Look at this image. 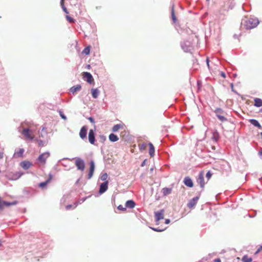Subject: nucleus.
Listing matches in <instances>:
<instances>
[{
    "mask_svg": "<svg viewBox=\"0 0 262 262\" xmlns=\"http://www.w3.org/2000/svg\"><path fill=\"white\" fill-rule=\"evenodd\" d=\"M259 24V21L257 17L254 16H246L242 20L241 27L248 30L256 28Z\"/></svg>",
    "mask_w": 262,
    "mask_h": 262,
    "instance_id": "1",
    "label": "nucleus"
},
{
    "mask_svg": "<svg viewBox=\"0 0 262 262\" xmlns=\"http://www.w3.org/2000/svg\"><path fill=\"white\" fill-rule=\"evenodd\" d=\"M182 49L185 52H191L193 49V46L190 40L183 41L181 42Z\"/></svg>",
    "mask_w": 262,
    "mask_h": 262,
    "instance_id": "2",
    "label": "nucleus"
},
{
    "mask_svg": "<svg viewBox=\"0 0 262 262\" xmlns=\"http://www.w3.org/2000/svg\"><path fill=\"white\" fill-rule=\"evenodd\" d=\"M19 132H20L26 138L31 140H33V137L30 134V130L28 128H23L20 127L19 128Z\"/></svg>",
    "mask_w": 262,
    "mask_h": 262,
    "instance_id": "3",
    "label": "nucleus"
},
{
    "mask_svg": "<svg viewBox=\"0 0 262 262\" xmlns=\"http://www.w3.org/2000/svg\"><path fill=\"white\" fill-rule=\"evenodd\" d=\"M75 165L78 170L83 171L85 168L84 161L80 158H75Z\"/></svg>",
    "mask_w": 262,
    "mask_h": 262,
    "instance_id": "4",
    "label": "nucleus"
},
{
    "mask_svg": "<svg viewBox=\"0 0 262 262\" xmlns=\"http://www.w3.org/2000/svg\"><path fill=\"white\" fill-rule=\"evenodd\" d=\"M164 211L163 209L155 212L156 222H158L160 220L164 219Z\"/></svg>",
    "mask_w": 262,
    "mask_h": 262,
    "instance_id": "5",
    "label": "nucleus"
},
{
    "mask_svg": "<svg viewBox=\"0 0 262 262\" xmlns=\"http://www.w3.org/2000/svg\"><path fill=\"white\" fill-rule=\"evenodd\" d=\"M50 153L49 152H46L41 154L38 158L39 162L42 163H45L46 159L49 157Z\"/></svg>",
    "mask_w": 262,
    "mask_h": 262,
    "instance_id": "6",
    "label": "nucleus"
},
{
    "mask_svg": "<svg viewBox=\"0 0 262 262\" xmlns=\"http://www.w3.org/2000/svg\"><path fill=\"white\" fill-rule=\"evenodd\" d=\"M83 78L89 83H92L94 80L92 75L88 72H83Z\"/></svg>",
    "mask_w": 262,
    "mask_h": 262,
    "instance_id": "7",
    "label": "nucleus"
},
{
    "mask_svg": "<svg viewBox=\"0 0 262 262\" xmlns=\"http://www.w3.org/2000/svg\"><path fill=\"white\" fill-rule=\"evenodd\" d=\"M108 188V181H105L101 183L100 186L99 193L102 194L105 192Z\"/></svg>",
    "mask_w": 262,
    "mask_h": 262,
    "instance_id": "8",
    "label": "nucleus"
},
{
    "mask_svg": "<svg viewBox=\"0 0 262 262\" xmlns=\"http://www.w3.org/2000/svg\"><path fill=\"white\" fill-rule=\"evenodd\" d=\"M199 199V196H195L190 200L187 204V206L189 208H192L195 206Z\"/></svg>",
    "mask_w": 262,
    "mask_h": 262,
    "instance_id": "9",
    "label": "nucleus"
},
{
    "mask_svg": "<svg viewBox=\"0 0 262 262\" xmlns=\"http://www.w3.org/2000/svg\"><path fill=\"white\" fill-rule=\"evenodd\" d=\"M89 141L92 144H94L95 141V133L93 129H90L89 133Z\"/></svg>",
    "mask_w": 262,
    "mask_h": 262,
    "instance_id": "10",
    "label": "nucleus"
},
{
    "mask_svg": "<svg viewBox=\"0 0 262 262\" xmlns=\"http://www.w3.org/2000/svg\"><path fill=\"white\" fill-rule=\"evenodd\" d=\"M222 112H223V111L222 110V109L217 108L215 110V113L216 114V116L217 117V118L222 122H224L227 120V119L223 116H222L219 114V113H221Z\"/></svg>",
    "mask_w": 262,
    "mask_h": 262,
    "instance_id": "11",
    "label": "nucleus"
},
{
    "mask_svg": "<svg viewBox=\"0 0 262 262\" xmlns=\"http://www.w3.org/2000/svg\"><path fill=\"white\" fill-rule=\"evenodd\" d=\"M87 134V127L86 126H83L80 129L79 133L80 137L82 139H85L86 137Z\"/></svg>",
    "mask_w": 262,
    "mask_h": 262,
    "instance_id": "12",
    "label": "nucleus"
},
{
    "mask_svg": "<svg viewBox=\"0 0 262 262\" xmlns=\"http://www.w3.org/2000/svg\"><path fill=\"white\" fill-rule=\"evenodd\" d=\"M90 171H89V173L88 174V178L89 179H90L93 175V173H94V171L95 170L94 162L93 161H91L90 162Z\"/></svg>",
    "mask_w": 262,
    "mask_h": 262,
    "instance_id": "13",
    "label": "nucleus"
},
{
    "mask_svg": "<svg viewBox=\"0 0 262 262\" xmlns=\"http://www.w3.org/2000/svg\"><path fill=\"white\" fill-rule=\"evenodd\" d=\"M197 182L200 185V186L202 188H203L205 185V182H204V176L202 172H201L198 178H197Z\"/></svg>",
    "mask_w": 262,
    "mask_h": 262,
    "instance_id": "14",
    "label": "nucleus"
},
{
    "mask_svg": "<svg viewBox=\"0 0 262 262\" xmlns=\"http://www.w3.org/2000/svg\"><path fill=\"white\" fill-rule=\"evenodd\" d=\"M184 183L185 185L189 187H192L193 186V183L191 179L188 177H185L184 180Z\"/></svg>",
    "mask_w": 262,
    "mask_h": 262,
    "instance_id": "15",
    "label": "nucleus"
},
{
    "mask_svg": "<svg viewBox=\"0 0 262 262\" xmlns=\"http://www.w3.org/2000/svg\"><path fill=\"white\" fill-rule=\"evenodd\" d=\"M31 165L32 164L30 162L27 161H24L20 163L21 167L25 170L28 169Z\"/></svg>",
    "mask_w": 262,
    "mask_h": 262,
    "instance_id": "16",
    "label": "nucleus"
},
{
    "mask_svg": "<svg viewBox=\"0 0 262 262\" xmlns=\"http://www.w3.org/2000/svg\"><path fill=\"white\" fill-rule=\"evenodd\" d=\"M85 200V198H82V199H81L80 200H79V201H78L76 203H75L74 204V205H67L66 206V209L67 210H69L73 206V208H75L78 204H81L82 203V202H83Z\"/></svg>",
    "mask_w": 262,
    "mask_h": 262,
    "instance_id": "17",
    "label": "nucleus"
},
{
    "mask_svg": "<svg viewBox=\"0 0 262 262\" xmlns=\"http://www.w3.org/2000/svg\"><path fill=\"white\" fill-rule=\"evenodd\" d=\"M16 204L15 202H8L6 201H2L0 200V209L3 208L4 206H9L12 205Z\"/></svg>",
    "mask_w": 262,
    "mask_h": 262,
    "instance_id": "18",
    "label": "nucleus"
},
{
    "mask_svg": "<svg viewBox=\"0 0 262 262\" xmlns=\"http://www.w3.org/2000/svg\"><path fill=\"white\" fill-rule=\"evenodd\" d=\"M135 206V203L133 200H128L125 203V207L132 209Z\"/></svg>",
    "mask_w": 262,
    "mask_h": 262,
    "instance_id": "19",
    "label": "nucleus"
},
{
    "mask_svg": "<svg viewBox=\"0 0 262 262\" xmlns=\"http://www.w3.org/2000/svg\"><path fill=\"white\" fill-rule=\"evenodd\" d=\"M24 152V149L23 148H20L18 150H15L13 156L20 157L23 156Z\"/></svg>",
    "mask_w": 262,
    "mask_h": 262,
    "instance_id": "20",
    "label": "nucleus"
},
{
    "mask_svg": "<svg viewBox=\"0 0 262 262\" xmlns=\"http://www.w3.org/2000/svg\"><path fill=\"white\" fill-rule=\"evenodd\" d=\"M148 145L149 146V154L150 157H152L155 155V147L151 143H149Z\"/></svg>",
    "mask_w": 262,
    "mask_h": 262,
    "instance_id": "21",
    "label": "nucleus"
},
{
    "mask_svg": "<svg viewBox=\"0 0 262 262\" xmlns=\"http://www.w3.org/2000/svg\"><path fill=\"white\" fill-rule=\"evenodd\" d=\"M109 140L112 142H116L119 140L118 136L114 134H111L109 135Z\"/></svg>",
    "mask_w": 262,
    "mask_h": 262,
    "instance_id": "22",
    "label": "nucleus"
},
{
    "mask_svg": "<svg viewBox=\"0 0 262 262\" xmlns=\"http://www.w3.org/2000/svg\"><path fill=\"white\" fill-rule=\"evenodd\" d=\"M81 87L80 85H77L76 86H72L70 89V91L73 94H74L75 93L77 92V91H80V90L81 89Z\"/></svg>",
    "mask_w": 262,
    "mask_h": 262,
    "instance_id": "23",
    "label": "nucleus"
},
{
    "mask_svg": "<svg viewBox=\"0 0 262 262\" xmlns=\"http://www.w3.org/2000/svg\"><path fill=\"white\" fill-rule=\"evenodd\" d=\"M249 121L254 126H255L256 127H257L259 128H261V126L259 123L258 121H257L256 120L252 119H250L249 120Z\"/></svg>",
    "mask_w": 262,
    "mask_h": 262,
    "instance_id": "24",
    "label": "nucleus"
},
{
    "mask_svg": "<svg viewBox=\"0 0 262 262\" xmlns=\"http://www.w3.org/2000/svg\"><path fill=\"white\" fill-rule=\"evenodd\" d=\"M91 91L93 97L97 98L99 94V91L97 89H93Z\"/></svg>",
    "mask_w": 262,
    "mask_h": 262,
    "instance_id": "25",
    "label": "nucleus"
},
{
    "mask_svg": "<svg viewBox=\"0 0 262 262\" xmlns=\"http://www.w3.org/2000/svg\"><path fill=\"white\" fill-rule=\"evenodd\" d=\"M254 105L257 107L262 106V100L260 98H256L254 99Z\"/></svg>",
    "mask_w": 262,
    "mask_h": 262,
    "instance_id": "26",
    "label": "nucleus"
},
{
    "mask_svg": "<svg viewBox=\"0 0 262 262\" xmlns=\"http://www.w3.org/2000/svg\"><path fill=\"white\" fill-rule=\"evenodd\" d=\"M51 179H52V176H51V174H50L49 178L47 181H46L45 182L40 183L39 184V186L40 187H41V188H44L46 186L47 184L49 182V181H50V180Z\"/></svg>",
    "mask_w": 262,
    "mask_h": 262,
    "instance_id": "27",
    "label": "nucleus"
},
{
    "mask_svg": "<svg viewBox=\"0 0 262 262\" xmlns=\"http://www.w3.org/2000/svg\"><path fill=\"white\" fill-rule=\"evenodd\" d=\"M171 192V189L169 188L165 187L162 189V192L164 195H167Z\"/></svg>",
    "mask_w": 262,
    "mask_h": 262,
    "instance_id": "28",
    "label": "nucleus"
},
{
    "mask_svg": "<svg viewBox=\"0 0 262 262\" xmlns=\"http://www.w3.org/2000/svg\"><path fill=\"white\" fill-rule=\"evenodd\" d=\"M219 138V134L217 131H215L213 133L212 139L214 141L217 142Z\"/></svg>",
    "mask_w": 262,
    "mask_h": 262,
    "instance_id": "29",
    "label": "nucleus"
},
{
    "mask_svg": "<svg viewBox=\"0 0 262 262\" xmlns=\"http://www.w3.org/2000/svg\"><path fill=\"white\" fill-rule=\"evenodd\" d=\"M122 125L121 124H116L112 128V131L113 132H117L120 128L122 127Z\"/></svg>",
    "mask_w": 262,
    "mask_h": 262,
    "instance_id": "30",
    "label": "nucleus"
},
{
    "mask_svg": "<svg viewBox=\"0 0 262 262\" xmlns=\"http://www.w3.org/2000/svg\"><path fill=\"white\" fill-rule=\"evenodd\" d=\"M252 260V258L249 257L247 255H244L242 258V261L243 262H251Z\"/></svg>",
    "mask_w": 262,
    "mask_h": 262,
    "instance_id": "31",
    "label": "nucleus"
},
{
    "mask_svg": "<svg viewBox=\"0 0 262 262\" xmlns=\"http://www.w3.org/2000/svg\"><path fill=\"white\" fill-rule=\"evenodd\" d=\"M38 145L40 147L44 146L47 145V141L41 140H38Z\"/></svg>",
    "mask_w": 262,
    "mask_h": 262,
    "instance_id": "32",
    "label": "nucleus"
},
{
    "mask_svg": "<svg viewBox=\"0 0 262 262\" xmlns=\"http://www.w3.org/2000/svg\"><path fill=\"white\" fill-rule=\"evenodd\" d=\"M107 178V174L106 173H103L100 177L101 180L104 181H106Z\"/></svg>",
    "mask_w": 262,
    "mask_h": 262,
    "instance_id": "33",
    "label": "nucleus"
},
{
    "mask_svg": "<svg viewBox=\"0 0 262 262\" xmlns=\"http://www.w3.org/2000/svg\"><path fill=\"white\" fill-rule=\"evenodd\" d=\"M90 47H87L84 49V50L82 51V53L86 55H89L90 54Z\"/></svg>",
    "mask_w": 262,
    "mask_h": 262,
    "instance_id": "34",
    "label": "nucleus"
},
{
    "mask_svg": "<svg viewBox=\"0 0 262 262\" xmlns=\"http://www.w3.org/2000/svg\"><path fill=\"white\" fill-rule=\"evenodd\" d=\"M171 16H172V19L173 22L175 23L176 21V17L175 15H174L173 8H172V10Z\"/></svg>",
    "mask_w": 262,
    "mask_h": 262,
    "instance_id": "35",
    "label": "nucleus"
},
{
    "mask_svg": "<svg viewBox=\"0 0 262 262\" xmlns=\"http://www.w3.org/2000/svg\"><path fill=\"white\" fill-rule=\"evenodd\" d=\"M60 5L61 6V8L62 9V10H63V11L66 13H68V11L67 10V9L66 8V7L64 6V3H60Z\"/></svg>",
    "mask_w": 262,
    "mask_h": 262,
    "instance_id": "36",
    "label": "nucleus"
},
{
    "mask_svg": "<svg viewBox=\"0 0 262 262\" xmlns=\"http://www.w3.org/2000/svg\"><path fill=\"white\" fill-rule=\"evenodd\" d=\"M66 18H67V20L70 23H74V19L73 18H72L70 16H69V15H67L66 16Z\"/></svg>",
    "mask_w": 262,
    "mask_h": 262,
    "instance_id": "37",
    "label": "nucleus"
},
{
    "mask_svg": "<svg viewBox=\"0 0 262 262\" xmlns=\"http://www.w3.org/2000/svg\"><path fill=\"white\" fill-rule=\"evenodd\" d=\"M150 228L153 230L154 231H157V232H162L164 231V229H160L159 228H152L150 227Z\"/></svg>",
    "mask_w": 262,
    "mask_h": 262,
    "instance_id": "38",
    "label": "nucleus"
},
{
    "mask_svg": "<svg viewBox=\"0 0 262 262\" xmlns=\"http://www.w3.org/2000/svg\"><path fill=\"white\" fill-rule=\"evenodd\" d=\"M118 209L120 210L124 211L126 210V208L124 207L122 205H119L118 207Z\"/></svg>",
    "mask_w": 262,
    "mask_h": 262,
    "instance_id": "39",
    "label": "nucleus"
},
{
    "mask_svg": "<svg viewBox=\"0 0 262 262\" xmlns=\"http://www.w3.org/2000/svg\"><path fill=\"white\" fill-rule=\"evenodd\" d=\"M59 114H60V117L63 119L64 120H66L67 119V117L66 116L62 113V112H61V111L59 112Z\"/></svg>",
    "mask_w": 262,
    "mask_h": 262,
    "instance_id": "40",
    "label": "nucleus"
},
{
    "mask_svg": "<svg viewBox=\"0 0 262 262\" xmlns=\"http://www.w3.org/2000/svg\"><path fill=\"white\" fill-rule=\"evenodd\" d=\"M211 176H212V173L209 171L207 172L206 175V176L208 179H209L211 178Z\"/></svg>",
    "mask_w": 262,
    "mask_h": 262,
    "instance_id": "41",
    "label": "nucleus"
},
{
    "mask_svg": "<svg viewBox=\"0 0 262 262\" xmlns=\"http://www.w3.org/2000/svg\"><path fill=\"white\" fill-rule=\"evenodd\" d=\"M45 127L42 126V130H41V132L42 133H41L40 136H41V137H43V132L45 130Z\"/></svg>",
    "mask_w": 262,
    "mask_h": 262,
    "instance_id": "42",
    "label": "nucleus"
},
{
    "mask_svg": "<svg viewBox=\"0 0 262 262\" xmlns=\"http://www.w3.org/2000/svg\"><path fill=\"white\" fill-rule=\"evenodd\" d=\"M88 119L90 120V121L91 123H94V119H93L92 117H89V118H88Z\"/></svg>",
    "mask_w": 262,
    "mask_h": 262,
    "instance_id": "43",
    "label": "nucleus"
},
{
    "mask_svg": "<svg viewBox=\"0 0 262 262\" xmlns=\"http://www.w3.org/2000/svg\"><path fill=\"white\" fill-rule=\"evenodd\" d=\"M221 76H222V77H223V78H225V77H226V74H225V73H224V72H221Z\"/></svg>",
    "mask_w": 262,
    "mask_h": 262,
    "instance_id": "44",
    "label": "nucleus"
},
{
    "mask_svg": "<svg viewBox=\"0 0 262 262\" xmlns=\"http://www.w3.org/2000/svg\"><path fill=\"white\" fill-rule=\"evenodd\" d=\"M146 160H145L141 164V166L142 167L144 166L145 165V163H146Z\"/></svg>",
    "mask_w": 262,
    "mask_h": 262,
    "instance_id": "45",
    "label": "nucleus"
},
{
    "mask_svg": "<svg viewBox=\"0 0 262 262\" xmlns=\"http://www.w3.org/2000/svg\"><path fill=\"white\" fill-rule=\"evenodd\" d=\"M261 249H262V246H260V247L257 249V251L256 252V253H258V252H259Z\"/></svg>",
    "mask_w": 262,
    "mask_h": 262,
    "instance_id": "46",
    "label": "nucleus"
},
{
    "mask_svg": "<svg viewBox=\"0 0 262 262\" xmlns=\"http://www.w3.org/2000/svg\"><path fill=\"white\" fill-rule=\"evenodd\" d=\"M261 249H262V246H260V247L257 249V251L256 252V253H258V252H259Z\"/></svg>",
    "mask_w": 262,
    "mask_h": 262,
    "instance_id": "47",
    "label": "nucleus"
},
{
    "mask_svg": "<svg viewBox=\"0 0 262 262\" xmlns=\"http://www.w3.org/2000/svg\"><path fill=\"white\" fill-rule=\"evenodd\" d=\"M165 224H168L170 223V220L169 219H166L165 222Z\"/></svg>",
    "mask_w": 262,
    "mask_h": 262,
    "instance_id": "48",
    "label": "nucleus"
},
{
    "mask_svg": "<svg viewBox=\"0 0 262 262\" xmlns=\"http://www.w3.org/2000/svg\"><path fill=\"white\" fill-rule=\"evenodd\" d=\"M214 261L215 262H221L220 259H219V258H216V259H214Z\"/></svg>",
    "mask_w": 262,
    "mask_h": 262,
    "instance_id": "49",
    "label": "nucleus"
},
{
    "mask_svg": "<svg viewBox=\"0 0 262 262\" xmlns=\"http://www.w3.org/2000/svg\"><path fill=\"white\" fill-rule=\"evenodd\" d=\"M259 155L260 157V158L262 159V150L259 152Z\"/></svg>",
    "mask_w": 262,
    "mask_h": 262,
    "instance_id": "50",
    "label": "nucleus"
},
{
    "mask_svg": "<svg viewBox=\"0 0 262 262\" xmlns=\"http://www.w3.org/2000/svg\"><path fill=\"white\" fill-rule=\"evenodd\" d=\"M206 62H207V66H208V67L209 68V59H208V58H207Z\"/></svg>",
    "mask_w": 262,
    "mask_h": 262,
    "instance_id": "51",
    "label": "nucleus"
},
{
    "mask_svg": "<svg viewBox=\"0 0 262 262\" xmlns=\"http://www.w3.org/2000/svg\"><path fill=\"white\" fill-rule=\"evenodd\" d=\"M3 158V153L0 152V158Z\"/></svg>",
    "mask_w": 262,
    "mask_h": 262,
    "instance_id": "52",
    "label": "nucleus"
},
{
    "mask_svg": "<svg viewBox=\"0 0 262 262\" xmlns=\"http://www.w3.org/2000/svg\"><path fill=\"white\" fill-rule=\"evenodd\" d=\"M64 0H60V3H63Z\"/></svg>",
    "mask_w": 262,
    "mask_h": 262,
    "instance_id": "53",
    "label": "nucleus"
}]
</instances>
